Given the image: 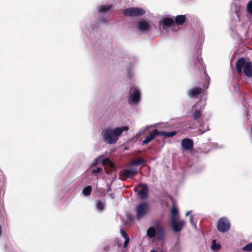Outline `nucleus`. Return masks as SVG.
Listing matches in <instances>:
<instances>
[{
  "instance_id": "f257e3e1",
  "label": "nucleus",
  "mask_w": 252,
  "mask_h": 252,
  "mask_svg": "<svg viewBox=\"0 0 252 252\" xmlns=\"http://www.w3.org/2000/svg\"><path fill=\"white\" fill-rule=\"evenodd\" d=\"M100 163H102L106 172L108 173L112 172L115 169L114 163L108 158H103L102 156L95 159L94 163L89 168V171L93 174L100 173L102 168L97 166Z\"/></svg>"
},
{
  "instance_id": "f03ea898",
  "label": "nucleus",
  "mask_w": 252,
  "mask_h": 252,
  "mask_svg": "<svg viewBox=\"0 0 252 252\" xmlns=\"http://www.w3.org/2000/svg\"><path fill=\"white\" fill-rule=\"evenodd\" d=\"M127 130L128 127L127 126L118 127L114 129L108 128L102 131V135L108 143L112 144L118 140L119 136L123 131H127Z\"/></svg>"
},
{
  "instance_id": "7ed1b4c3",
  "label": "nucleus",
  "mask_w": 252,
  "mask_h": 252,
  "mask_svg": "<svg viewBox=\"0 0 252 252\" xmlns=\"http://www.w3.org/2000/svg\"><path fill=\"white\" fill-rule=\"evenodd\" d=\"M147 235L150 238H156L159 240H163L165 237L164 226L158 222L154 223L147 230Z\"/></svg>"
},
{
  "instance_id": "20e7f679",
  "label": "nucleus",
  "mask_w": 252,
  "mask_h": 252,
  "mask_svg": "<svg viewBox=\"0 0 252 252\" xmlns=\"http://www.w3.org/2000/svg\"><path fill=\"white\" fill-rule=\"evenodd\" d=\"M243 67L244 74L248 77H252V63L250 62L246 63L245 58H240L236 64L237 71L238 73L242 72Z\"/></svg>"
},
{
  "instance_id": "39448f33",
  "label": "nucleus",
  "mask_w": 252,
  "mask_h": 252,
  "mask_svg": "<svg viewBox=\"0 0 252 252\" xmlns=\"http://www.w3.org/2000/svg\"><path fill=\"white\" fill-rule=\"evenodd\" d=\"M230 222L226 217L220 218L217 224L218 230L222 233L228 232L230 229Z\"/></svg>"
},
{
  "instance_id": "423d86ee",
  "label": "nucleus",
  "mask_w": 252,
  "mask_h": 252,
  "mask_svg": "<svg viewBox=\"0 0 252 252\" xmlns=\"http://www.w3.org/2000/svg\"><path fill=\"white\" fill-rule=\"evenodd\" d=\"M205 103L198 102L193 108L192 113L189 115L192 120H196L200 118L202 115V110L204 108Z\"/></svg>"
},
{
  "instance_id": "0eeeda50",
  "label": "nucleus",
  "mask_w": 252,
  "mask_h": 252,
  "mask_svg": "<svg viewBox=\"0 0 252 252\" xmlns=\"http://www.w3.org/2000/svg\"><path fill=\"white\" fill-rule=\"evenodd\" d=\"M149 204L147 202L139 203L136 208V218L140 219L145 216L148 212Z\"/></svg>"
},
{
  "instance_id": "6e6552de",
  "label": "nucleus",
  "mask_w": 252,
  "mask_h": 252,
  "mask_svg": "<svg viewBox=\"0 0 252 252\" xmlns=\"http://www.w3.org/2000/svg\"><path fill=\"white\" fill-rule=\"evenodd\" d=\"M185 224L186 222L183 220L177 221V219H175L174 218L172 220H170V227L175 233H177L181 231Z\"/></svg>"
},
{
  "instance_id": "1a4fd4ad",
  "label": "nucleus",
  "mask_w": 252,
  "mask_h": 252,
  "mask_svg": "<svg viewBox=\"0 0 252 252\" xmlns=\"http://www.w3.org/2000/svg\"><path fill=\"white\" fill-rule=\"evenodd\" d=\"M124 13L129 16H139L143 15L145 11L138 7H132L127 8L125 10Z\"/></svg>"
},
{
  "instance_id": "9d476101",
  "label": "nucleus",
  "mask_w": 252,
  "mask_h": 252,
  "mask_svg": "<svg viewBox=\"0 0 252 252\" xmlns=\"http://www.w3.org/2000/svg\"><path fill=\"white\" fill-rule=\"evenodd\" d=\"M138 172L135 169H127L124 170L119 174L120 179L124 181L127 178H131L135 176Z\"/></svg>"
},
{
  "instance_id": "9b49d317",
  "label": "nucleus",
  "mask_w": 252,
  "mask_h": 252,
  "mask_svg": "<svg viewBox=\"0 0 252 252\" xmlns=\"http://www.w3.org/2000/svg\"><path fill=\"white\" fill-rule=\"evenodd\" d=\"M128 101L132 104L137 103L140 98V94L139 91L135 88H131L129 92Z\"/></svg>"
},
{
  "instance_id": "f8f14e48",
  "label": "nucleus",
  "mask_w": 252,
  "mask_h": 252,
  "mask_svg": "<svg viewBox=\"0 0 252 252\" xmlns=\"http://www.w3.org/2000/svg\"><path fill=\"white\" fill-rule=\"evenodd\" d=\"M181 144L184 149L189 150L192 148L193 142L189 139L186 138L182 141Z\"/></svg>"
},
{
  "instance_id": "ddd939ff",
  "label": "nucleus",
  "mask_w": 252,
  "mask_h": 252,
  "mask_svg": "<svg viewBox=\"0 0 252 252\" xmlns=\"http://www.w3.org/2000/svg\"><path fill=\"white\" fill-rule=\"evenodd\" d=\"M157 135H159L158 130H154L149 134L148 136L146 137L145 139L143 140V144H146L149 143L152 140H153Z\"/></svg>"
},
{
  "instance_id": "4468645a",
  "label": "nucleus",
  "mask_w": 252,
  "mask_h": 252,
  "mask_svg": "<svg viewBox=\"0 0 252 252\" xmlns=\"http://www.w3.org/2000/svg\"><path fill=\"white\" fill-rule=\"evenodd\" d=\"M201 91L200 88H193L189 91L188 94L189 96L196 98L201 93Z\"/></svg>"
},
{
  "instance_id": "2eb2a0df",
  "label": "nucleus",
  "mask_w": 252,
  "mask_h": 252,
  "mask_svg": "<svg viewBox=\"0 0 252 252\" xmlns=\"http://www.w3.org/2000/svg\"><path fill=\"white\" fill-rule=\"evenodd\" d=\"M137 27L141 31L145 32L149 30V25L144 21H141L138 22Z\"/></svg>"
},
{
  "instance_id": "dca6fc26",
  "label": "nucleus",
  "mask_w": 252,
  "mask_h": 252,
  "mask_svg": "<svg viewBox=\"0 0 252 252\" xmlns=\"http://www.w3.org/2000/svg\"><path fill=\"white\" fill-rule=\"evenodd\" d=\"M145 162V160L142 158H139L136 159H135L133 160H131L128 164V166H133V165H139L142 163Z\"/></svg>"
},
{
  "instance_id": "f3484780",
  "label": "nucleus",
  "mask_w": 252,
  "mask_h": 252,
  "mask_svg": "<svg viewBox=\"0 0 252 252\" xmlns=\"http://www.w3.org/2000/svg\"><path fill=\"white\" fill-rule=\"evenodd\" d=\"M162 23L163 27H166L172 26L174 24V22L173 19L166 18L163 20ZM163 28H165V27Z\"/></svg>"
},
{
  "instance_id": "a211bd4d",
  "label": "nucleus",
  "mask_w": 252,
  "mask_h": 252,
  "mask_svg": "<svg viewBox=\"0 0 252 252\" xmlns=\"http://www.w3.org/2000/svg\"><path fill=\"white\" fill-rule=\"evenodd\" d=\"M177 133L176 131H172L170 132H165L160 131L158 132L159 135H162L164 137H170L174 136Z\"/></svg>"
},
{
  "instance_id": "6ab92c4d",
  "label": "nucleus",
  "mask_w": 252,
  "mask_h": 252,
  "mask_svg": "<svg viewBox=\"0 0 252 252\" xmlns=\"http://www.w3.org/2000/svg\"><path fill=\"white\" fill-rule=\"evenodd\" d=\"M148 190H140V191L137 193L139 198L141 199H145L147 198L148 196Z\"/></svg>"
},
{
  "instance_id": "aec40b11",
  "label": "nucleus",
  "mask_w": 252,
  "mask_h": 252,
  "mask_svg": "<svg viewBox=\"0 0 252 252\" xmlns=\"http://www.w3.org/2000/svg\"><path fill=\"white\" fill-rule=\"evenodd\" d=\"M178 213V209L175 207H173L171 211L170 220H172L173 218L178 219L179 218Z\"/></svg>"
},
{
  "instance_id": "412c9836",
  "label": "nucleus",
  "mask_w": 252,
  "mask_h": 252,
  "mask_svg": "<svg viewBox=\"0 0 252 252\" xmlns=\"http://www.w3.org/2000/svg\"><path fill=\"white\" fill-rule=\"evenodd\" d=\"M111 8V6L109 5H102L98 7V12L99 13H104L109 10Z\"/></svg>"
},
{
  "instance_id": "4be33fe9",
  "label": "nucleus",
  "mask_w": 252,
  "mask_h": 252,
  "mask_svg": "<svg viewBox=\"0 0 252 252\" xmlns=\"http://www.w3.org/2000/svg\"><path fill=\"white\" fill-rule=\"evenodd\" d=\"M185 15H178L175 18V22L177 24H182L185 21Z\"/></svg>"
},
{
  "instance_id": "5701e85b",
  "label": "nucleus",
  "mask_w": 252,
  "mask_h": 252,
  "mask_svg": "<svg viewBox=\"0 0 252 252\" xmlns=\"http://www.w3.org/2000/svg\"><path fill=\"white\" fill-rule=\"evenodd\" d=\"M212 249L214 251H218L220 249V244H217L216 241L215 240H212Z\"/></svg>"
},
{
  "instance_id": "b1692460",
  "label": "nucleus",
  "mask_w": 252,
  "mask_h": 252,
  "mask_svg": "<svg viewBox=\"0 0 252 252\" xmlns=\"http://www.w3.org/2000/svg\"><path fill=\"white\" fill-rule=\"evenodd\" d=\"M104 203L102 200H98L96 203V208L98 210L101 211L104 209Z\"/></svg>"
},
{
  "instance_id": "393cba45",
  "label": "nucleus",
  "mask_w": 252,
  "mask_h": 252,
  "mask_svg": "<svg viewBox=\"0 0 252 252\" xmlns=\"http://www.w3.org/2000/svg\"><path fill=\"white\" fill-rule=\"evenodd\" d=\"M242 250L245 252H250L252 251V242L246 245L242 248Z\"/></svg>"
},
{
  "instance_id": "a878e982",
  "label": "nucleus",
  "mask_w": 252,
  "mask_h": 252,
  "mask_svg": "<svg viewBox=\"0 0 252 252\" xmlns=\"http://www.w3.org/2000/svg\"><path fill=\"white\" fill-rule=\"evenodd\" d=\"M247 11L248 13L252 14V0L249 1L247 4Z\"/></svg>"
},
{
  "instance_id": "bb28decb",
  "label": "nucleus",
  "mask_w": 252,
  "mask_h": 252,
  "mask_svg": "<svg viewBox=\"0 0 252 252\" xmlns=\"http://www.w3.org/2000/svg\"><path fill=\"white\" fill-rule=\"evenodd\" d=\"M121 235L125 239V238H128L129 237L128 235H127V234L126 233V232L123 230V229H121Z\"/></svg>"
},
{
  "instance_id": "cd10ccee",
  "label": "nucleus",
  "mask_w": 252,
  "mask_h": 252,
  "mask_svg": "<svg viewBox=\"0 0 252 252\" xmlns=\"http://www.w3.org/2000/svg\"><path fill=\"white\" fill-rule=\"evenodd\" d=\"M125 242L124 243V248H126L128 246V244L129 243V238L128 237V238H125Z\"/></svg>"
},
{
  "instance_id": "c85d7f7f",
  "label": "nucleus",
  "mask_w": 252,
  "mask_h": 252,
  "mask_svg": "<svg viewBox=\"0 0 252 252\" xmlns=\"http://www.w3.org/2000/svg\"><path fill=\"white\" fill-rule=\"evenodd\" d=\"M92 190H83L82 193L84 196H88L91 194Z\"/></svg>"
},
{
  "instance_id": "c756f323",
  "label": "nucleus",
  "mask_w": 252,
  "mask_h": 252,
  "mask_svg": "<svg viewBox=\"0 0 252 252\" xmlns=\"http://www.w3.org/2000/svg\"><path fill=\"white\" fill-rule=\"evenodd\" d=\"M140 189H148V186L146 185H144V184L140 185Z\"/></svg>"
},
{
  "instance_id": "7c9ffc66",
  "label": "nucleus",
  "mask_w": 252,
  "mask_h": 252,
  "mask_svg": "<svg viewBox=\"0 0 252 252\" xmlns=\"http://www.w3.org/2000/svg\"><path fill=\"white\" fill-rule=\"evenodd\" d=\"M189 221L192 224H194L193 223V217L192 215H190L189 217Z\"/></svg>"
},
{
  "instance_id": "2f4dec72",
  "label": "nucleus",
  "mask_w": 252,
  "mask_h": 252,
  "mask_svg": "<svg viewBox=\"0 0 252 252\" xmlns=\"http://www.w3.org/2000/svg\"><path fill=\"white\" fill-rule=\"evenodd\" d=\"M84 189H92V187L91 186H88L87 187H86Z\"/></svg>"
},
{
  "instance_id": "473e14b6",
  "label": "nucleus",
  "mask_w": 252,
  "mask_h": 252,
  "mask_svg": "<svg viewBox=\"0 0 252 252\" xmlns=\"http://www.w3.org/2000/svg\"><path fill=\"white\" fill-rule=\"evenodd\" d=\"M189 212H188L186 213V216L189 215Z\"/></svg>"
},
{
  "instance_id": "72a5a7b5",
  "label": "nucleus",
  "mask_w": 252,
  "mask_h": 252,
  "mask_svg": "<svg viewBox=\"0 0 252 252\" xmlns=\"http://www.w3.org/2000/svg\"><path fill=\"white\" fill-rule=\"evenodd\" d=\"M111 197H112V198H114V196L112 195V194L111 195Z\"/></svg>"
}]
</instances>
